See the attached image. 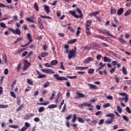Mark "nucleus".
Wrapping results in <instances>:
<instances>
[{"label":"nucleus","instance_id":"f257e3e1","mask_svg":"<svg viewBox=\"0 0 131 131\" xmlns=\"http://www.w3.org/2000/svg\"><path fill=\"white\" fill-rule=\"evenodd\" d=\"M76 56V50H72L69 52L68 58L72 59V58H75Z\"/></svg>","mask_w":131,"mask_h":131},{"label":"nucleus","instance_id":"f03ea898","mask_svg":"<svg viewBox=\"0 0 131 131\" xmlns=\"http://www.w3.org/2000/svg\"><path fill=\"white\" fill-rule=\"evenodd\" d=\"M41 71L45 73H47V74H55V71L50 69H41Z\"/></svg>","mask_w":131,"mask_h":131},{"label":"nucleus","instance_id":"7ed1b4c3","mask_svg":"<svg viewBox=\"0 0 131 131\" xmlns=\"http://www.w3.org/2000/svg\"><path fill=\"white\" fill-rule=\"evenodd\" d=\"M54 77H55L57 80H60V81L62 80H68V79L64 76H59L58 74H54L53 75Z\"/></svg>","mask_w":131,"mask_h":131},{"label":"nucleus","instance_id":"20e7f679","mask_svg":"<svg viewBox=\"0 0 131 131\" xmlns=\"http://www.w3.org/2000/svg\"><path fill=\"white\" fill-rule=\"evenodd\" d=\"M9 30L12 31V32H13V33L14 34H18V35H20V34L21 33V31L19 29V28H16L15 30H14V29L9 28Z\"/></svg>","mask_w":131,"mask_h":131},{"label":"nucleus","instance_id":"39448f33","mask_svg":"<svg viewBox=\"0 0 131 131\" xmlns=\"http://www.w3.org/2000/svg\"><path fill=\"white\" fill-rule=\"evenodd\" d=\"M35 115L34 114H30V115L27 114L25 116L24 119L25 120H29V119H30V118L34 117Z\"/></svg>","mask_w":131,"mask_h":131},{"label":"nucleus","instance_id":"423d86ee","mask_svg":"<svg viewBox=\"0 0 131 131\" xmlns=\"http://www.w3.org/2000/svg\"><path fill=\"white\" fill-rule=\"evenodd\" d=\"M102 34H107L108 36H111V37H114V36H113L112 34L110 33V31L107 30V29H104V30H102Z\"/></svg>","mask_w":131,"mask_h":131},{"label":"nucleus","instance_id":"0eeeda50","mask_svg":"<svg viewBox=\"0 0 131 131\" xmlns=\"http://www.w3.org/2000/svg\"><path fill=\"white\" fill-rule=\"evenodd\" d=\"M90 90H98V86L95 84L88 83Z\"/></svg>","mask_w":131,"mask_h":131},{"label":"nucleus","instance_id":"6e6552de","mask_svg":"<svg viewBox=\"0 0 131 131\" xmlns=\"http://www.w3.org/2000/svg\"><path fill=\"white\" fill-rule=\"evenodd\" d=\"M76 94L77 95V96H75L74 97V99H79L80 98H84V95H83L82 93H79V92H76Z\"/></svg>","mask_w":131,"mask_h":131},{"label":"nucleus","instance_id":"1a4fd4ad","mask_svg":"<svg viewBox=\"0 0 131 131\" xmlns=\"http://www.w3.org/2000/svg\"><path fill=\"white\" fill-rule=\"evenodd\" d=\"M93 60V57H89L84 60V63L85 64H89V63H91V62H92Z\"/></svg>","mask_w":131,"mask_h":131},{"label":"nucleus","instance_id":"9d476101","mask_svg":"<svg viewBox=\"0 0 131 131\" xmlns=\"http://www.w3.org/2000/svg\"><path fill=\"white\" fill-rule=\"evenodd\" d=\"M77 12L80 15H77L78 18H83V14H82V11L79 8H77Z\"/></svg>","mask_w":131,"mask_h":131},{"label":"nucleus","instance_id":"9b49d317","mask_svg":"<svg viewBox=\"0 0 131 131\" xmlns=\"http://www.w3.org/2000/svg\"><path fill=\"white\" fill-rule=\"evenodd\" d=\"M36 72L37 73V75H38L37 77V78H39H39H45V77H47V75L40 74V73L39 72V71H36Z\"/></svg>","mask_w":131,"mask_h":131},{"label":"nucleus","instance_id":"f8f14e48","mask_svg":"<svg viewBox=\"0 0 131 131\" xmlns=\"http://www.w3.org/2000/svg\"><path fill=\"white\" fill-rule=\"evenodd\" d=\"M34 15H33L32 16L30 17V18L28 17L26 18V20L27 21H28L29 22H31V23H34L35 22V21L32 19H34Z\"/></svg>","mask_w":131,"mask_h":131},{"label":"nucleus","instance_id":"ddd939ff","mask_svg":"<svg viewBox=\"0 0 131 131\" xmlns=\"http://www.w3.org/2000/svg\"><path fill=\"white\" fill-rule=\"evenodd\" d=\"M76 69V70H85V69H89V67H77Z\"/></svg>","mask_w":131,"mask_h":131},{"label":"nucleus","instance_id":"4468645a","mask_svg":"<svg viewBox=\"0 0 131 131\" xmlns=\"http://www.w3.org/2000/svg\"><path fill=\"white\" fill-rule=\"evenodd\" d=\"M93 21L91 19H89L86 21L85 26L86 27H90L92 25Z\"/></svg>","mask_w":131,"mask_h":131},{"label":"nucleus","instance_id":"2eb2a0df","mask_svg":"<svg viewBox=\"0 0 131 131\" xmlns=\"http://www.w3.org/2000/svg\"><path fill=\"white\" fill-rule=\"evenodd\" d=\"M100 13V12L99 11H96L95 12H93V13H91L89 16H90V17H92V16H94V17H97V15H98V14Z\"/></svg>","mask_w":131,"mask_h":131},{"label":"nucleus","instance_id":"dca6fc26","mask_svg":"<svg viewBox=\"0 0 131 131\" xmlns=\"http://www.w3.org/2000/svg\"><path fill=\"white\" fill-rule=\"evenodd\" d=\"M119 101H124L125 103H127L128 102V97H123V98H119Z\"/></svg>","mask_w":131,"mask_h":131},{"label":"nucleus","instance_id":"f3484780","mask_svg":"<svg viewBox=\"0 0 131 131\" xmlns=\"http://www.w3.org/2000/svg\"><path fill=\"white\" fill-rule=\"evenodd\" d=\"M43 7H44L45 12H46L47 14H49V13L51 12V11L50 10V7L48 6L47 5H44Z\"/></svg>","mask_w":131,"mask_h":131},{"label":"nucleus","instance_id":"a211bd4d","mask_svg":"<svg viewBox=\"0 0 131 131\" xmlns=\"http://www.w3.org/2000/svg\"><path fill=\"white\" fill-rule=\"evenodd\" d=\"M124 11V9H123V8H120L119 10H118L117 15H118L119 16H120V15H122Z\"/></svg>","mask_w":131,"mask_h":131},{"label":"nucleus","instance_id":"6ab92c4d","mask_svg":"<svg viewBox=\"0 0 131 131\" xmlns=\"http://www.w3.org/2000/svg\"><path fill=\"white\" fill-rule=\"evenodd\" d=\"M113 120H114V118H111L110 120L105 121L106 124H111L113 123Z\"/></svg>","mask_w":131,"mask_h":131},{"label":"nucleus","instance_id":"aec40b11","mask_svg":"<svg viewBox=\"0 0 131 131\" xmlns=\"http://www.w3.org/2000/svg\"><path fill=\"white\" fill-rule=\"evenodd\" d=\"M69 13L71 15H72V16H73V17H75V18H78V16H77V15H76V14L74 11L72 10H70L69 11Z\"/></svg>","mask_w":131,"mask_h":131},{"label":"nucleus","instance_id":"412c9836","mask_svg":"<svg viewBox=\"0 0 131 131\" xmlns=\"http://www.w3.org/2000/svg\"><path fill=\"white\" fill-rule=\"evenodd\" d=\"M94 37H96V38H99V39H105V37L101 35H94Z\"/></svg>","mask_w":131,"mask_h":131},{"label":"nucleus","instance_id":"4be33fe9","mask_svg":"<svg viewBox=\"0 0 131 131\" xmlns=\"http://www.w3.org/2000/svg\"><path fill=\"white\" fill-rule=\"evenodd\" d=\"M111 15H113V14H116V9L113 7H111Z\"/></svg>","mask_w":131,"mask_h":131},{"label":"nucleus","instance_id":"5701e85b","mask_svg":"<svg viewBox=\"0 0 131 131\" xmlns=\"http://www.w3.org/2000/svg\"><path fill=\"white\" fill-rule=\"evenodd\" d=\"M34 8L37 12H38V11H39V7H38V5L37 4V3H35L34 4Z\"/></svg>","mask_w":131,"mask_h":131},{"label":"nucleus","instance_id":"b1692460","mask_svg":"<svg viewBox=\"0 0 131 131\" xmlns=\"http://www.w3.org/2000/svg\"><path fill=\"white\" fill-rule=\"evenodd\" d=\"M87 35H91L92 33L91 32V29L88 27H86V31H85Z\"/></svg>","mask_w":131,"mask_h":131},{"label":"nucleus","instance_id":"393cba45","mask_svg":"<svg viewBox=\"0 0 131 131\" xmlns=\"http://www.w3.org/2000/svg\"><path fill=\"white\" fill-rule=\"evenodd\" d=\"M66 54L69 53V45H65L64 46Z\"/></svg>","mask_w":131,"mask_h":131},{"label":"nucleus","instance_id":"a878e982","mask_svg":"<svg viewBox=\"0 0 131 131\" xmlns=\"http://www.w3.org/2000/svg\"><path fill=\"white\" fill-rule=\"evenodd\" d=\"M6 108H9L8 104H0V109H6Z\"/></svg>","mask_w":131,"mask_h":131},{"label":"nucleus","instance_id":"bb28decb","mask_svg":"<svg viewBox=\"0 0 131 131\" xmlns=\"http://www.w3.org/2000/svg\"><path fill=\"white\" fill-rule=\"evenodd\" d=\"M81 29V28L80 27H78L77 28V31L76 32V36H79V34H80V30Z\"/></svg>","mask_w":131,"mask_h":131},{"label":"nucleus","instance_id":"cd10ccee","mask_svg":"<svg viewBox=\"0 0 131 131\" xmlns=\"http://www.w3.org/2000/svg\"><path fill=\"white\" fill-rule=\"evenodd\" d=\"M25 62V66H27V67L28 68V67H29V66H30L31 65V63L29 62H28V61H27V60H25L24 61Z\"/></svg>","mask_w":131,"mask_h":131},{"label":"nucleus","instance_id":"c85d7f7f","mask_svg":"<svg viewBox=\"0 0 131 131\" xmlns=\"http://www.w3.org/2000/svg\"><path fill=\"white\" fill-rule=\"evenodd\" d=\"M50 64H51V65H52V66L57 65V64H58V60H52L50 62Z\"/></svg>","mask_w":131,"mask_h":131},{"label":"nucleus","instance_id":"c756f323","mask_svg":"<svg viewBox=\"0 0 131 131\" xmlns=\"http://www.w3.org/2000/svg\"><path fill=\"white\" fill-rule=\"evenodd\" d=\"M47 56H49V53H48V52H42L41 53V57L42 58H45V57H47Z\"/></svg>","mask_w":131,"mask_h":131},{"label":"nucleus","instance_id":"7c9ffc66","mask_svg":"<svg viewBox=\"0 0 131 131\" xmlns=\"http://www.w3.org/2000/svg\"><path fill=\"white\" fill-rule=\"evenodd\" d=\"M49 109H54V108H57V105L56 104H51L48 106Z\"/></svg>","mask_w":131,"mask_h":131},{"label":"nucleus","instance_id":"2f4dec72","mask_svg":"<svg viewBox=\"0 0 131 131\" xmlns=\"http://www.w3.org/2000/svg\"><path fill=\"white\" fill-rule=\"evenodd\" d=\"M27 83L30 85H33V81L30 79H27Z\"/></svg>","mask_w":131,"mask_h":131},{"label":"nucleus","instance_id":"473e14b6","mask_svg":"<svg viewBox=\"0 0 131 131\" xmlns=\"http://www.w3.org/2000/svg\"><path fill=\"white\" fill-rule=\"evenodd\" d=\"M27 37L29 40H30V41L31 42L33 41L32 37H31V34L30 33H29L27 34Z\"/></svg>","mask_w":131,"mask_h":131},{"label":"nucleus","instance_id":"72a5a7b5","mask_svg":"<svg viewBox=\"0 0 131 131\" xmlns=\"http://www.w3.org/2000/svg\"><path fill=\"white\" fill-rule=\"evenodd\" d=\"M8 126L11 128H19V125H10Z\"/></svg>","mask_w":131,"mask_h":131},{"label":"nucleus","instance_id":"f704fd0d","mask_svg":"<svg viewBox=\"0 0 131 131\" xmlns=\"http://www.w3.org/2000/svg\"><path fill=\"white\" fill-rule=\"evenodd\" d=\"M106 117H111V118H114L115 115L114 114H108L105 115Z\"/></svg>","mask_w":131,"mask_h":131},{"label":"nucleus","instance_id":"c9c22d12","mask_svg":"<svg viewBox=\"0 0 131 131\" xmlns=\"http://www.w3.org/2000/svg\"><path fill=\"white\" fill-rule=\"evenodd\" d=\"M67 77L70 79H75L77 78V76H67Z\"/></svg>","mask_w":131,"mask_h":131},{"label":"nucleus","instance_id":"e433bc0d","mask_svg":"<svg viewBox=\"0 0 131 131\" xmlns=\"http://www.w3.org/2000/svg\"><path fill=\"white\" fill-rule=\"evenodd\" d=\"M122 71L123 73L125 74V75H126V74H127V71L126 70V69H125V67H123Z\"/></svg>","mask_w":131,"mask_h":131},{"label":"nucleus","instance_id":"4c0bfd02","mask_svg":"<svg viewBox=\"0 0 131 131\" xmlns=\"http://www.w3.org/2000/svg\"><path fill=\"white\" fill-rule=\"evenodd\" d=\"M49 104H50L49 102H47L37 103V105H42L43 106H47V105H49Z\"/></svg>","mask_w":131,"mask_h":131},{"label":"nucleus","instance_id":"58836bf2","mask_svg":"<svg viewBox=\"0 0 131 131\" xmlns=\"http://www.w3.org/2000/svg\"><path fill=\"white\" fill-rule=\"evenodd\" d=\"M39 113H41V112H43L45 111V107L41 106L38 108V110Z\"/></svg>","mask_w":131,"mask_h":131},{"label":"nucleus","instance_id":"ea45409f","mask_svg":"<svg viewBox=\"0 0 131 131\" xmlns=\"http://www.w3.org/2000/svg\"><path fill=\"white\" fill-rule=\"evenodd\" d=\"M76 119H78V117H76V114H74L73 118L72 119V122H75Z\"/></svg>","mask_w":131,"mask_h":131},{"label":"nucleus","instance_id":"a19ab883","mask_svg":"<svg viewBox=\"0 0 131 131\" xmlns=\"http://www.w3.org/2000/svg\"><path fill=\"white\" fill-rule=\"evenodd\" d=\"M88 105V103H84L83 104H80V107L81 109H82L83 108H84V107H86Z\"/></svg>","mask_w":131,"mask_h":131},{"label":"nucleus","instance_id":"79ce46f5","mask_svg":"<svg viewBox=\"0 0 131 131\" xmlns=\"http://www.w3.org/2000/svg\"><path fill=\"white\" fill-rule=\"evenodd\" d=\"M120 96H122L123 97H125L126 98V97L127 98H128V95H127V94L125 93H119Z\"/></svg>","mask_w":131,"mask_h":131},{"label":"nucleus","instance_id":"37998d69","mask_svg":"<svg viewBox=\"0 0 131 131\" xmlns=\"http://www.w3.org/2000/svg\"><path fill=\"white\" fill-rule=\"evenodd\" d=\"M23 107H24V105H21L18 107V108H17L16 110V112H19V111H21L22 110Z\"/></svg>","mask_w":131,"mask_h":131},{"label":"nucleus","instance_id":"c03bdc74","mask_svg":"<svg viewBox=\"0 0 131 131\" xmlns=\"http://www.w3.org/2000/svg\"><path fill=\"white\" fill-rule=\"evenodd\" d=\"M115 70H116V67H114V68H112L110 71V73L112 74L115 72Z\"/></svg>","mask_w":131,"mask_h":131},{"label":"nucleus","instance_id":"a18cd8bd","mask_svg":"<svg viewBox=\"0 0 131 131\" xmlns=\"http://www.w3.org/2000/svg\"><path fill=\"white\" fill-rule=\"evenodd\" d=\"M23 39V38L22 37H20L19 38H17L16 39V40L14 41V43H17V42H19V41H21Z\"/></svg>","mask_w":131,"mask_h":131},{"label":"nucleus","instance_id":"49530a36","mask_svg":"<svg viewBox=\"0 0 131 131\" xmlns=\"http://www.w3.org/2000/svg\"><path fill=\"white\" fill-rule=\"evenodd\" d=\"M78 121L81 123H84V120L80 117L78 118Z\"/></svg>","mask_w":131,"mask_h":131},{"label":"nucleus","instance_id":"de8ad7c7","mask_svg":"<svg viewBox=\"0 0 131 131\" xmlns=\"http://www.w3.org/2000/svg\"><path fill=\"white\" fill-rule=\"evenodd\" d=\"M94 72H95V69H90L88 70L89 74H93V73H94Z\"/></svg>","mask_w":131,"mask_h":131},{"label":"nucleus","instance_id":"09e8293b","mask_svg":"<svg viewBox=\"0 0 131 131\" xmlns=\"http://www.w3.org/2000/svg\"><path fill=\"white\" fill-rule=\"evenodd\" d=\"M41 18H42V19H52V17H50V16H48L46 15H40Z\"/></svg>","mask_w":131,"mask_h":131},{"label":"nucleus","instance_id":"8fccbe9b","mask_svg":"<svg viewBox=\"0 0 131 131\" xmlns=\"http://www.w3.org/2000/svg\"><path fill=\"white\" fill-rule=\"evenodd\" d=\"M49 85H50V82L47 81L43 84V88H48V86H49Z\"/></svg>","mask_w":131,"mask_h":131},{"label":"nucleus","instance_id":"3c124183","mask_svg":"<svg viewBox=\"0 0 131 131\" xmlns=\"http://www.w3.org/2000/svg\"><path fill=\"white\" fill-rule=\"evenodd\" d=\"M117 110L118 111L119 113H122V109H121V107L119 106H117Z\"/></svg>","mask_w":131,"mask_h":131},{"label":"nucleus","instance_id":"603ef678","mask_svg":"<svg viewBox=\"0 0 131 131\" xmlns=\"http://www.w3.org/2000/svg\"><path fill=\"white\" fill-rule=\"evenodd\" d=\"M130 14H131V10L129 9L126 12V13L124 14V16H128V15H130Z\"/></svg>","mask_w":131,"mask_h":131},{"label":"nucleus","instance_id":"864d4df0","mask_svg":"<svg viewBox=\"0 0 131 131\" xmlns=\"http://www.w3.org/2000/svg\"><path fill=\"white\" fill-rule=\"evenodd\" d=\"M21 66H22V63H20L18 64V65L17 66V67L16 68L17 71H20Z\"/></svg>","mask_w":131,"mask_h":131},{"label":"nucleus","instance_id":"5fc2aeb1","mask_svg":"<svg viewBox=\"0 0 131 131\" xmlns=\"http://www.w3.org/2000/svg\"><path fill=\"white\" fill-rule=\"evenodd\" d=\"M76 39H72V40H70L68 43H69L70 45L71 44V43H74V42H76Z\"/></svg>","mask_w":131,"mask_h":131},{"label":"nucleus","instance_id":"6e6d98bb","mask_svg":"<svg viewBox=\"0 0 131 131\" xmlns=\"http://www.w3.org/2000/svg\"><path fill=\"white\" fill-rule=\"evenodd\" d=\"M66 110H67V108H66V103H64L63 109L61 111V113H64Z\"/></svg>","mask_w":131,"mask_h":131},{"label":"nucleus","instance_id":"4d7b16f0","mask_svg":"<svg viewBox=\"0 0 131 131\" xmlns=\"http://www.w3.org/2000/svg\"><path fill=\"white\" fill-rule=\"evenodd\" d=\"M33 55V51H30L28 54V55L26 57V58H29V57H31Z\"/></svg>","mask_w":131,"mask_h":131},{"label":"nucleus","instance_id":"13d9d810","mask_svg":"<svg viewBox=\"0 0 131 131\" xmlns=\"http://www.w3.org/2000/svg\"><path fill=\"white\" fill-rule=\"evenodd\" d=\"M110 106H111V104L109 103H107L104 104L103 105V108H108V107H110Z\"/></svg>","mask_w":131,"mask_h":131},{"label":"nucleus","instance_id":"bf43d9fd","mask_svg":"<svg viewBox=\"0 0 131 131\" xmlns=\"http://www.w3.org/2000/svg\"><path fill=\"white\" fill-rule=\"evenodd\" d=\"M0 26H1V27H2L3 28H6V27H7L6 24H5V23H3V22L1 23Z\"/></svg>","mask_w":131,"mask_h":131},{"label":"nucleus","instance_id":"052dcab7","mask_svg":"<svg viewBox=\"0 0 131 131\" xmlns=\"http://www.w3.org/2000/svg\"><path fill=\"white\" fill-rule=\"evenodd\" d=\"M38 24H39V28L40 29H43L44 27H43V24H42V23H40Z\"/></svg>","mask_w":131,"mask_h":131},{"label":"nucleus","instance_id":"680f3d73","mask_svg":"<svg viewBox=\"0 0 131 131\" xmlns=\"http://www.w3.org/2000/svg\"><path fill=\"white\" fill-rule=\"evenodd\" d=\"M92 46L93 48H98L99 47V44L95 42L92 43Z\"/></svg>","mask_w":131,"mask_h":131},{"label":"nucleus","instance_id":"e2e57ef3","mask_svg":"<svg viewBox=\"0 0 131 131\" xmlns=\"http://www.w3.org/2000/svg\"><path fill=\"white\" fill-rule=\"evenodd\" d=\"M122 118L124 119V120L127 122L128 121V120H129V119H128V117H127V116H123L122 117Z\"/></svg>","mask_w":131,"mask_h":131},{"label":"nucleus","instance_id":"0e129e2a","mask_svg":"<svg viewBox=\"0 0 131 131\" xmlns=\"http://www.w3.org/2000/svg\"><path fill=\"white\" fill-rule=\"evenodd\" d=\"M10 94H11V97H13V98H16V94H15V93L14 92L11 91Z\"/></svg>","mask_w":131,"mask_h":131},{"label":"nucleus","instance_id":"69168bd1","mask_svg":"<svg viewBox=\"0 0 131 131\" xmlns=\"http://www.w3.org/2000/svg\"><path fill=\"white\" fill-rule=\"evenodd\" d=\"M101 46L102 47H104L105 48H108L109 47V46H108V44H107L105 42L102 43Z\"/></svg>","mask_w":131,"mask_h":131},{"label":"nucleus","instance_id":"338daca9","mask_svg":"<svg viewBox=\"0 0 131 131\" xmlns=\"http://www.w3.org/2000/svg\"><path fill=\"white\" fill-rule=\"evenodd\" d=\"M126 112H127L128 113H129V114H131V110H130V108L128 107H127L126 108Z\"/></svg>","mask_w":131,"mask_h":131},{"label":"nucleus","instance_id":"774afa93","mask_svg":"<svg viewBox=\"0 0 131 131\" xmlns=\"http://www.w3.org/2000/svg\"><path fill=\"white\" fill-rule=\"evenodd\" d=\"M68 29H69V30H70V31L71 32H74L75 30L73 29V28H72V27H68Z\"/></svg>","mask_w":131,"mask_h":131}]
</instances>
